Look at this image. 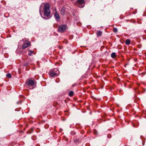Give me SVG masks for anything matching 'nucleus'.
Wrapping results in <instances>:
<instances>
[{
  "mask_svg": "<svg viewBox=\"0 0 146 146\" xmlns=\"http://www.w3.org/2000/svg\"><path fill=\"white\" fill-rule=\"evenodd\" d=\"M50 5L48 4H44L43 7L42 6L40 7V12L42 10V11H43L44 14L45 15L48 17L50 15Z\"/></svg>",
  "mask_w": 146,
  "mask_h": 146,
  "instance_id": "f257e3e1",
  "label": "nucleus"
},
{
  "mask_svg": "<svg viewBox=\"0 0 146 146\" xmlns=\"http://www.w3.org/2000/svg\"><path fill=\"white\" fill-rule=\"evenodd\" d=\"M27 83L29 86L30 88L33 89V86L36 84L35 81L34 80L30 79H28L27 80Z\"/></svg>",
  "mask_w": 146,
  "mask_h": 146,
  "instance_id": "f03ea898",
  "label": "nucleus"
},
{
  "mask_svg": "<svg viewBox=\"0 0 146 146\" xmlns=\"http://www.w3.org/2000/svg\"><path fill=\"white\" fill-rule=\"evenodd\" d=\"M76 5L80 8L83 7L85 4L84 0H77L76 2Z\"/></svg>",
  "mask_w": 146,
  "mask_h": 146,
  "instance_id": "7ed1b4c3",
  "label": "nucleus"
},
{
  "mask_svg": "<svg viewBox=\"0 0 146 146\" xmlns=\"http://www.w3.org/2000/svg\"><path fill=\"white\" fill-rule=\"evenodd\" d=\"M59 71L56 68H54L52 70L50 73V76L51 77L57 76L59 74Z\"/></svg>",
  "mask_w": 146,
  "mask_h": 146,
  "instance_id": "20e7f679",
  "label": "nucleus"
},
{
  "mask_svg": "<svg viewBox=\"0 0 146 146\" xmlns=\"http://www.w3.org/2000/svg\"><path fill=\"white\" fill-rule=\"evenodd\" d=\"M66 26L64 25H62L59 27L58 28V31L60 33H63L66 31Z\"/></svg>",
  "mask_w": 146,
  "mask_h": 146,
  "instance_id": "39448f33",
  "label": "nucleus"
},
{
  "mask_svg": "<svg viewBox=\"0 0 146 146\" xmlns=\"http://www.w3.org/2000/svg\"><path fill=\"white\" fill-rule=\"evenodd\" d=\"M31 43L30 42L26 40L24 43L23 45L22 46L23 48L24 49L26 48L29 47Z\"/></svg>",
  "mask_w": 146,
  "mask_h": 146,
  "instance_id": "423d86ee",
  "label": "nucleus"
},
{
  "mask_svg": "<svg viewBox=\"0 0 146 146\" xmlns=\"http://www.w3.org/2000/svg\"><path fill=\"white\" fill-rule=\"evenodd\" d=\"M54 16L56 21L59 22L60 21V17L59 14L57 12H56L54 13Z\"/></svg>",
  "mask_w": 146,
  "mask_h": 146,
  "instance_id": "0eeeda50",
  "label": "nucleus"
},
{
  "mask_svg": "<svg viewBox=\"0 0 146 146\" xmlns=\"http://www.w3.org/2000/svg\"><path fill=\"white\" fill-rule=\"evenodd\" d=\"M65 12L66 8L65 7H63L62 8L61 11V14L62 15H64L65 14Z\"/></svg>",
  "mask_w": 146,
  "mask_h": 146,
  "instance_id": "6e6552de",
  "label": "nucleus"
},
{
  "mask_svg": "<svg viewBox=\"0 0 146 146\" xmlns=\"http://www.w3.org/2000/svg\"><path fill=\"white\" fill-rule=\"evenodd\" d=\"M102 34V32L101 31H98L97 32V35L98 36H100Z\"/></svg>",
  "mask_w": 146,
  "mask_h": 146,
  "instance_id": "1a4fd4ad",
  "label": "nucleus"
},
{
  "mask_svg": "<svg viewBox=\"0 0 146 146\" xmlns=\"http://www.w3.org/2000/svg\"><path fill=\"white\" fill-rule=\"evenodd\" d=\"M111 56L112 58H114L116 56V53L115 52L112 53L111 54Z\"/></svg>",
  "mask_w": 146,
  "mask_h": 146,
  "instance_id": "9d476101",
  "label": "nucleus"
},
{
  "mask_svg": "<svg viewBox=\"0 0 146 146\" xmlns=\"http://www.w3.org/2000/svg\"><path fill=\"white\" fill-rule=\"evenodd\" d=\"M69 95L70 96H72L74 95L73 92L72 91L70 92L69 93Z\"/></svg>",
  "mask_w": 146,
  "mask_h": 146,
  "instance_id": "9b49d317",
  "label": "nucleus"
},
{
  "mask_svg": "<svg viewBox=\"0 0 146 146\" xmlns=\"http://www.w3.org/2000/svg\"><path fill=\"white\" fill-rule=\"evenodd\" d=\"M125 43H126V44H127V45L129 44L130 43V40H129V39L127 40L126 41Z\"/></svg>",
  "mask_w": 146,
  "mask_h": 146,
  "instance_id": "f8f14e48",
  "label": "nucleus"
},
{
  "mask_svg": "<svg viewBox=\"0 0 146 146\" xmlns=\"http://www.w3.org/2000/svg\"><path fill=\"white\" fill-rule=\"evenodd\" d=\"M30 52L29 53L28 55L29 56H31L32 55V54L33 53V52L32 50H30Z\"/></svg>",
  "mask_w": 146,
  "mask_h": 146,
  "instance_id": "ddd939ff",
  "label": "nucleus"
},
{
  "mask_svg": "<svg viewBox=\"0 0 146 146\" xmlns=\"http://www.w3.org/2000/svg\"><path fill=\"white\" fill-rule=\"evenodd\" d=\"M117 29L115 28L113 29V31L114 32L116 33L117 32Z\"/></svg>",
  "mask_w": 146,
  "mask_h": 146,
  "instance_id": "4468645a",
  "label": "nucleus"
},
{
  "mask_svg": "<svg viewBox=\"0 0 146 146\" xmlns=\"http://www.w3.org/2000/svg\"><path fill=\"white\" fill-rule=\"evenodd\" d=\"M6 76L7 77L9 78H11V75L10 74H7Z\"/></svg>",
  "mask_w": 146,
  "mask_h": 146,
  "instance_id": "2eb2a0df",
  "label": "nucleus"
},
{
  "mask_svg": "<svg viewBox=\"0 0 146 146\" xmlns=\"http://www.w3.org/2000/svg\"><path fill=\"white\" fill-rule=\"evenodd\" d=\"M127 65V64H125L124 66H125L126 65Z\"/></svg>",
  "mask_w": 146,
  "mask_h": 146,
  "instance_id": "dca6fc26",
  "label": "nucleus"
}]
</instances>
